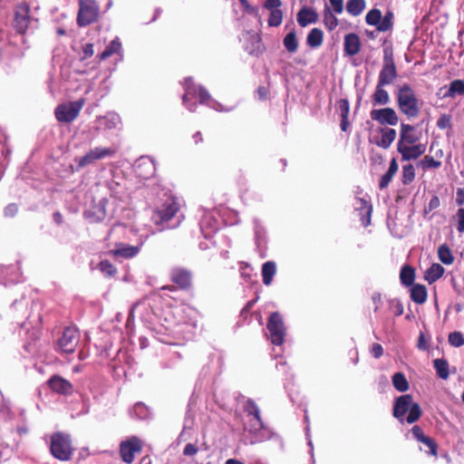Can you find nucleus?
<instances>
[{"mask_svg": "<svg viewBox=\"0 0 464 464\" xmlns=\"http://www.w3.org/2000/svg\"><path fill=\"white\" fill-rule=\"evenodd\" d=\"M393 27V13L391 11L386 12L384 16H382L381 24L379 26L380 32H387Z\"/></svg>", "mask_w": 464, "mask_h": 464, "instance_id": "a18cd8bd", "label": "nucleus"}, {"mask_svg": "<svg viewBox=\"0 0 464 464\" xmlns=\"http://www.w3.org/2000/svg\"><path fill=\"white\" fill-rule=\"evenodd\" d=\"M198 98L200 100V102H206L210 98V95L208 92V91L206 89H204V88H201V87L198 89Z\"/></svg>", "mask_w": 464, "mask_h": 464, "instance_id": "338daca9", "label": "nucleus"}, {"mask_svg": "<svg viewBox=\"0 0 464 464\" xmlns=\"http://www.w3.org/2000/svg\"><path fill=\"white\" fill-rule=\"evenodd\" d=\"M371 102L373 106L386 105L390 102V95L383 85L376 84L374 92L371 96Z\"/></svg>", "mask_w": 464, "mask_h": 464, "instance_id": "b1692460", "label": "nucleus"}, {"mask_svg": "<svg viewBox=\"0 0 464 464\" xmlns=\"http://www.w3.org/2000/svg\"><path fill=\"white\" fill-rule=\"evenodd\" d=\"M364 0H348L346 4V11L353 16H358L365 9Z\"/></svg>", "mask_w": 464, "mask_h": 464, "instance_id": "e433bc0d", "label": "nucleus"}, {"mask_svg": "<svg viewBox=\"0 0 464 464\" xmlns=\"http://www.w3.org/2000/svg\"><path fill=\"white\" fill-rule=\"evenodd\" d=\"M415 179V169L412 164H406L402 167L401 182L404 185L411 184Z\"/></svg>", "mask_w": 464, "mask_h": 464, "instance_id": "37998d69", "label": "nucleus"}, {"mask_svg": "<svg viewBox=\"0 0 464 464\" xmlns=\"http://www.w3.org/2000/svg\"><path fill=\"white\" fill-rule=\"evenodd\" d=\"M140 252V246H130L125 243H116L115 247L110 251V254L114 257H121L124 259L132 258Z\"/></svg>", "mask_w": 464, "mask_h": 464, "instance_id": "dca6fc26", "label": "nucleus"}, {"mask_svg": "<svg viewBox=\"0 0 464 464\" xmlns=\"http://www.w3.org/2000/svg\"><path fill=\"white\" fill-rule=\"evenodd\" d=\"M400 280L403 285L411 286L415 280V269L409 265H404L401 269Z\"/></svg>", "mask_w": 464, "mask_h": 464, "instance_id": "473e14b6", "label": "nucleus"}, {"mask_svg": "<svg viewBox=\"0 0 464 464\" xmlns=\"http://www.w3.org/2000/svg\"><path fill=\"white\" fill-rule=\"evenodd\" d=\"M100 6L96 0H79L76 22L78 26L85 27L98 22Z\"/></svg>", "mask_w": 464, "mask_h": 464, "instance_id": "7ed1b4c3", "label": "nucleus"}, {"mask_svg": "<svg viewBox=\"0 0 464 464\" xmlns=\"http://www.w3.org/2000/svg\"><path fill=\"white\" fill-rule=\"evenodd\" d=\"M116 153L112 148L96 147L82 156L79 160V166L84 167L107 157H111Z\"/></svg>", "mask_w": 464, "mask_h": 464, "instance_id": "ddd939ff", "label": "nucleus"}, {"mask_svg": "<svg viewBox=\"0 0 464 464\" xmlns=\"http://www.w3.org/2000/svg\"><path fill=\"white\" fill-rule=\"evenodd\" d=\"M419 166L424 170L429 169H438L441 166V161L436 160L432 156L426 155L421 160H420Z\"/></svg>", "mask_w": 464, "mask_h": 464, "instance_id": "c03bdc74", "label": "nucleus"}, {"mask_svg": "<svg viewBox=\"0 0 464 464\" xmlns=\"http://www.w3.org/2000/svg\"><path fill=\"white\" fill-rule=\"evenodd\" d=\"M121 48V44L118 39L112 40L109 45L104 49L102 53L99 54V59L101 61L106 60L111 57L114 53H120Z\"/></svg>", "mask_w": 464, "mask_h": 464, "instance_id": "4c0bfd02", "label": "nucleus"}, {"mask_svg": "<svg viewBox=\"0 0 464 464\" xmlns=\"http://www.w3.org/2000/svg\"><path fill=\"white\" fill-rule=\"evenodd\" d=\"M438 256L440 261L445 265H451L454 262V256L451 250L446 244L440 246L438 249Z\"/></svg>", "mask_w": 464, "mask_h": 464, "instance_id": "a19ab883", "label": "nucleus"}, {"mask_svg": "<svg viewBox=\"0 0 464 464\" xmlns=\"http://www.w3.org/2000/svg\"><path fill=\"white\" fill-rule=\"evenodd\" d=\"M50 451L54 458L58 459V433L52 436Z\"/></svg>", "mask_w": 464, "mask_h": 464, "instance_id": "6e6d98bb", "label": "nucleus"}, {"mask_svg": "<svg viewBox=\"0 0 464 464\" xmlns=\"http://www.w3.org/2000/svg\"><path fill=\"white\" fill-rule=\"evenodd\" d=\"M244 411L247 416H252L253 420L250 423V432H256L264 428L261 413L258 406L252 399H247L244 404Z\"/></svg>", "mask_w": 464, "mask_h": 464, "instance_id": "4468645a", "label": "nucleus"}, {"mask_svg": "<svg viewBox=\"0 0 464 464\" xmlns=\"http://www.w3.org/2000/svg\"><path fill=\"white\" fill-rule=\"evenodd\" d=\"M276 272V266L274 261H267L263 264L262 266V279L263 283L266 285H269L272 281L273 277Z\"/></svg>", "mask_w": 464, "mask_h": 464, "instance_id": "2f4dec72", "label": "nucleus"}, {"mask_svg": "<svg viewBox=\"0 0 464 464\" xmlns=\"http://www.w3.org/2000/svg\"><path fill=\"white\" fill-rule=\"evenodd\" d=\"M281 5V0H266L264 3V7L269 11L278 10Z\"/></svg>", "mask_w": 464, "mask_h": 464, "instance_id": "864d4df0", "label": "nucleus"}, {"mask_svg": "<svg viewBox=\"0 0 464 464\" xmlns=\"http://www.w3.org/2000/svg\"><path fill=\"white\" fill-rule=\"evenodd\" d=\"M98 267L106 276L111 277L117 274V268L109 260L101 261Z\"/></svg>", "mask_w": 464, "mask_h": 464, "instance_id": "49530a36", "label": "nucleus"}, {"mask_svg": "<svg viewBox=\"0 0 464 464\" xmlns=\"http://www.w3.org/2000/svg\"><path fill=\"white\" fill-rule=\"evenodd\" d=\"M411 433L413 437L419 441L426 445L430 449V453L432 456H437L438 454V444L434 439L428 437L424 434L423 430L415 425L411 429Z\"/></svg>", "mask_w": 464, "mask_h": 464, "instance_id": "6ab92c4d", "label": "nucleus"}, {"mask_svg": "<svg viewBox=\"0 0 464 464\" xmlns=\"http://www.w3.org/2000/svg\"><path fill=\"white\" fill-rule=\"evenodd\" d=\"M381 20H382V12H381V10H379L377 8L371 9L365 16V22L369 25L376 26L378 31H379Z\"/></svg>", "mask_w": 464, "mask_h": 464, "instance_id": "79ce46f5", "label": "nucleus"}, {"mask_svg": "<svg viewBox=\"0 0 464 464\" xmlns=\"http://www.w3.org/2000/svg\"><path fill=\"white\" fill-rule=\"evenodd\" d=\"M18 211V208L15 204H9L5 209V215L6 217H14Z\"/></svg>", "mask_w": 464, "mask_h": 464, "instance_id": "69168bd1", "label": "nucleus"}, {"mask_svg": "<svg viewBox=\"0 0 464 464\" xmlns=\"http://www.w3.org/2000/svg\"><path fill=\"white\" fill-rule=\"evenodd\" d=\"M362 43L359 35L355 33L347 34L343 40V52L345 55L354 56L361 51Z\"/></svg>", "mask_w": 464, "mask_h": 464, "instance_id": "f3484780", "label": "nucleus"}, {"mask_svg": "<svg viewBox=\"0 0 464 464\" xmlns=\"http://www.w3.org/2000/svg\"><path fill=\"white\" fill-rule=\"evenodd\" d=\"M397 105L400 111L409 119L420 114V104L415 91L408 83L400 86L396 92Z\"/></svg>", "mask_w": 464, "mask_h": 464, "instance_id": "f03ea898", "label": "nucleus"}, {"mask_svg": "<svg viewBox=\"0 0 464 464\" xmlns=\"http://www.w3.org/2000/svg\"><path fill=\"white\" fill-rule=\"evenodd\" d=\"M169 280L182 291H189L193 287V272L183 266H174L169 271Z\"/></svg>", "mask_w": 464, "mask_h": 464, "instance_id": "0eeeda50", "label": "nucleus"}, {"mask_svg": "<svg viewBox=\"0 0 464 464\" xmlns=\"http://www.w3.org/2000/svg\"><path fill=\"white\" fill-rule=\"evenodd\" d=\"M244 12L258 16V8L252 6L247 0H239Z\"/></svg>", "mask_w": 464, "mask_h": 464, "instance_id": "603ef678", "label": "nucleus"}, {"mask_svg": "<svg viewBox=\"0 0 464 464\" xmlns=\"http://www.w3.org/2000/svg\"><path fill=\"white\" fill-rule=\"evenodd\" d=\"M422 411L419 403L413 401L411 394H404L394 400L392 415L400 422L404 420L409 424H412L420 420Z\"/></svg>", "mask_w": 464, "mask_h": 464, "instance_id": "f257e3e1", "label": "nucleus"}, {"mask_svg": "<svg viewBox=\"0 0 464 464\" xmlns=\"http://www.w3.org/2000/svg\"><path fill=\"white\" fill-rule=\"evenodd\" d=\"M128 232V227L124 225H114L111 229L110 230V233H109V236L114 234V233H119V234H121V235H125L126 233Z\"/></svg>", "mask_w": 464, "mask_h": 464, "instance_id": "680f3d73", "label": "nucleus"}, {"mask_svg": "<svg viewBox=\"0 0 464 464\" xmlns=\"http://www.w3.org/2000/svg\"><path fill=\"white\" fill-rule=\"evenodd\" d=\"M283 11L281 9L270 11L267 20L268 25L271 27H277L282 24Z\"/></svg>", "mask_w": 464, "mask_h": 464, "instance_id": "de8ad7c7", "label": "nucleus"}, {"mask_svg": "<svg viewBox=\"0 0 464 464\" xmlns=\"http://www.w3.org/2000/svg\"><path fill=\"white\" fill-rule=\"evenodd\" d=\"M445 272L444 267L440 264H432L425 272V279L432 284L440 279Z\"/></svg>", "mask_w": 464, "mask_h": 464, "instance_id": "c85d7f7f", "label": "nucleus"}, {"mask_svg": "<svg viewBox=\"0 0 464 464\" xmlns=\"http://www.w3.org/2000/svg\"><path fill=\"white\" fill-rule=\"evenodd\" d=\"M398 77L397 68L392 52L384 50L382 67L378 76V84L386 86L393 82Z\"/></svg>", "mask_w": 464, "mask_h": 464, "instance_id": "423d86ee", "label": "nucleus"}, {"mask_svg": "<svg viewBox=\"0 0 464 464\" xmlns=\"http://www.w3.org/2000/svg\"><path fill=\"white\" fill-rule=\"evenodd\" d=\"M143 441L137 436L128 437L119 444L121 459L126 464H131L135 460V455L140 453L143 449Z\"/></svg>", "mask_w": 464, "mask_h": 464, "instance_id": "20e7f679", "label": "nucleus"}, {"mask_svg": "<svg viewBox=\"0 0 464 464\" xmlns=\"http://www.w3.org/2000/svg\"><path fill=\"white\" fill-rule=\"evenodd\" d=\"M449 343L454 347L464 345V335L460 332H453L449 334Z\"/></svg>", "mask_w": 464, "mask_h": 464, "instance_id": "09e8293b", "label": "nucleus"}, {"mask_svg": "<svg viewBox=\"0 0 464 464\" xmlns=\"http://www.w3.org/2000/svg\"><path fill=\"white\" fill-rule=\"evenodd\" d=\"M397 150L401 155L402 160H416L425 153L426 145L422 143L401 145L397 146Z\"/></svg>", "mask_w": 464, "mask_h": 464, "instance_id": "2eb2a0df", "label": "nucleus"}, {"mask_svg": "<svg viewBox=\"0 0 464 464\" xmlns=\"http://www.w3.org/2000/svg\"><path fill=\"white\" fill-rule=\"evenodd\" d=\"M283 44L288 53H294L297 51L299 44L295 29H293L284 37Z\"/></svg>", "mask_w": 464, "mask_h": 464, "instance_id": "72a5a7b5", "label": "nucleus"}, {"mask_svg": "<svg viewBox=\"0 0 464 464\" xmlns=\"http://www.w3.org/2000/svg\"><path fill=\"white\" fill-rule=\"evenodd\" d=\"M419 141V136L415 132V128L407 123L401 124L400 139L397 146L411 145Z\"/></svg>", "mask_w": 464, "mask_h": 464, "instance_id": "a211bd4d", "label": "nucleus"}, {"mask_svg": "<svg viewBox=\"0 0 464 464\" xmlns=\"http://www.w3.org/2000/svg\"><path fill=\"white\" fill-rule=\"evenodd\" d=\"M456 202L459 206L464 205V188H459L457 189Z\"/></svg>", "mask_w": 464, "mask_h": 464, "instance_id": "774afa93", "label": "nucleus"}, {"mask_svg": "<svg viewBox=\"0 0 464 464\" xmlns=\"http://www.w3.org/2000/svg\"><path fill=\"white\" fill-rule=\"evenodd\" d=\"M84 103L85 100L81 98L74 102L60 104V122L69 123L73 121L78 117Z\"/></svg>", "mask_w": 464, "mask_h": 464, "instance_id": "9d476101", "label": "nucleus"}, {"mask_svg": "<svg viewBox=\"0 0 464 464\" xmlns=\"http://www.w3.org/2000/svg\"><path fill=\"white\" fill-rule=\"evenodd\" d=\"M73 448L71 438L68 435L60 433V460H69Z\"/></svg>", "mask_w": 464, "mask_h": 464, "instance_id": "a878e982", "label": "nucleus"}, {"mask_svg": "<svg viewBox=\"0 0 464 464\" xmlns=\"http://www.w3.org/2000/svg\"><path fill=\"white\" fill-rule=\"evenodd\" d=\"M179 210V205L174 199L167 200L160 208L154 211L152 219L160 225L169 222Z\"/></svg>", "mask_w": 464, "mask_h": 464, "instance_id": "1a4fd4ad", "label": "nucleus"}, {"mask_svg": "<svg viewBox=\"0 0 464 464\" xmlns=\"http://www.w3.org/2000/svg\"><path fill=\"white\" fill-rule=\"evenodd\" d=\"M433 365L436 370L437 375L442 379L447 380L450 376L449 363L445 359H435Z\"/></svg>", "mask_w": 464, "mask_h": 464, "instance_id": "c9c22d12", "label": "nucleus"}, {"mask_svg": "<svg viewBox=\"0 0 464 464\" xmlns=\"http://www.w3.org/2000/svg\"><path fill=\"white\" fill-rule=\"evenodd\" d=\"M246 50L250 55L258 56L261 54L264 51L261 37L256 34H249L246 44Z\"/></svg>", "mask_w": 464, "mask_h": 464, "instance_id": "4be33fe9", "label": "nucleus"}, {"mask_svg": "<svg viewBox=\"0 0 464 464\" xmlns=\"http://www.w3.org/2000/svg\"><path fill=\"white\" fill-rule=\"evenodd\" d=\"M440 205V200L439 198V197L437 195H434L432 196V198H430L429 204H428V207L426 208V211H432L436 208H438Z\"/></svg>", "mask_w": 464, "mask_h": 464, "instance_id": "bf43d9fd", "label": "nucleus"}, {"mask_svg": "<svg viewBox=\"0 0 464 464\" xmlns=\"http://www.w3.org/2000/svg\"><path fill=\"white\" fill-rule=\"evenodd\" d=\"M331 9L335 14H342L343 11V0H329Z\"/></svg>", "mask_w": 464, "mask_h": 464, "instance_id": "5fc2aeb1", "label": "nucleus"}, {"mask_svg": "<svg viewBox=\"0 0 464 464\" xmlns=\"http://www.w3.org/2000/svg\"><path fill=\"white\" fill-rule=\"evenodd\" d=\"M457 218H458V225H457V230L459 233L464 232V208H459L457 211Z\"/></svg>", "mask_w": 464, "mask_h": 464, "instance_id": "4d7b16f0", "label": "nucleus"}, {"mask_svg": "<svg viewBox=\"0 0 464 464\" xmlns=\"http://www.w3.org/2000/svg\"><path fill=\"white\" fill-rule=\"evenodd\" d=\"M323 24L328 31H334L339 25V20L331 7L325 4L323 10Z\"/></svg>", "mask_w": 464, "mask_h": 464, "instance_id": "393cba45", "label": "nucleus"}, {"mask_svg": "<svg viewBox=\"0 0 464 464\" xmlns=\"http://www.w3.org/2000/svg\"><path fill=\"white\" fill-rule=\"evenodd\" d=\"M256 96L259 100L265 101L268 97L269 91L265 86H259L256 92Z\"/></svg>", "mask_w": 464, "mask_h": 464, "instance_id": "e2e57ef3", "label": "nucleus"}, {"mask_svg": "<svg viewBox=\"0 0 464 464\" xmlns=\"http://www.w3.org/2000/svg\"><path fill=\"white\" fill-rule=\"evenodd\" d=\"M266 328L269 339L274 345H282L285 342L286 328L279 312H273L267 320Z\"/></svg>", "mask_w": 464, "mask_h": 464, "instance_id": "39448f33", "label": "nucleus"}, {"mask_svg": "<svg viewBox=\"0 0 464 464\" xmlns=\"http://www.w3.org/2000/svg\"><path fill=\"white\" fill-rule=\"evenodd\" d=\"M80 341V333L76 326L70 325L63 329L60 337V351L64 353H74Z\"/></svg>", "mask_w": 464, "mask_h": 464, "instance_id": "6e6552de", "label": "nucleus"}, {"mask_svg": "<svg viewBox=\"0 0 464 464\" xmlns=\"http://www.w3.org/2000/svg\"><path fill=\"white\" fill-rule=\"evenodd\" d=\"M392 384L400 392H405L409 390V382L402 372H396L392 376Z\"/></svg>", "mask_w": 464, "mask_h": 464, "instance_id": "58836bf2", "label": "nucleus"}, {"mask_svg": "<svg viewBox=\"0 0 464 464\" xmlns=\"http://www.w3.org/2000/svg\"><path fill=\"white\" fill-rule=\"evenodd\" d=\"M82 53H83V59L92 57L94 53L93 44H84L82 47Z\"/></svg>", "mask_w": 464, "mask_h": 464, "instance_id": "0e129e2a", "label": "nucleus"}, {"mask_svg": "<svg viewBox=\"0 0 464 464\" xmlns=\"http://www.w3.org/2000/svg\"><path fill=\"white\" fill-rule=\"evenodd\" d=\"M397 171H398V163H397L396 159L393 158L390 161V166H389L387 172L381 177V179L379 182L380 189H384L389 186L390 182L392 181V179H393V177L395 176Z\"/></svg>", "mask_w": 464, "mask_h": 464, "instance_id": "bb28decb", "label": "nucleus"}, {"mask_svg": "<svg viewBox=\"0 0 464 464\" xmlns=\"http://www.w3.org/2000/svg\"><path fill=\"white\" fill-rule=\"evenodd\" d=\"M411 299L418 304H422L427 300V288L424 285L416 284L411 285Z\"/></svg>", "mask_w": 464, "mask_h": 464, "instance_id": "cd10ccee", "label": "nucleus"}, {"mask_svg": "<svg viewBox=\"0 0 464 464\" xmlns=\"http://www.w3.org/2000/svg\"><path fill=\"white\" fill-rule=\"evenodd\" d=\"M396 139V130L394 129H382V137L380 140L376 142L377 146L382 149H388Z\"/></svg>", "mask_w": 464, "mask_h": 464, "instance_id": "c756f323", "label": "nucleus"}, {"mask_svg": "<svg viewBox=\"0 0 464 464\" xmlns=\"http://www.w3.org/2000/svg\"><path fill=\"white\" fill-rule=\"evenodd\" d=\"M106 200H100L98 204L94 205L92 209L85 212V217L90 219L91 222H98L104 219L106 216Z\"/></svg>", "mask_w": 464, "mask_h": 464, "instance_id": "5701e85b", "label": "nucleus"}, {"mask_svg": "<svg viewBox=\"0 0 464 464\" xmlns=\"http://www.w3.org/2000/svg\"><path fill=\"white\" fill-rule=\"evenodd\" d=\"M451 126V116L450 114H442L437 121V127L440 130L450 129Z\"/></svg>", "mask_w": 464, "mask_h": 464, "instance_id": "8fccbe9b", "label": "nucleus"}, {"mask_svg": "<svg viewBox=\"0 0 464 464\" xmlns=\"http://www.w3.org/2000/svg\"><path fill=\"white\" fill-rule=\"evenodd\" d=\"M297 23L301 27H305L309 24H314L318 21V14L311 7H302L296 15Z\"/></svg>", "mask_w": 464, "mask_h": 464, "instance_id": "aec40b11", "label": "nucleus"}, {"mask_svg": "<svg viewBox=\"0 0 464 464\" xmlns=\"http://www.w3.org/2000/svg\"><path fill=\"white\" fill-rule=\"evenodd\" d=\"M361 203V221L364 227H368L371 223V215L372 212V205L368 204L367 200L360 198Z\"/></svg>", "mask_w": 464, "mask_h": 464, "instance_id": "ea45409f", "label": "nucleus"}, {"mask_svg": "<svg viewBox=\"0 0 464 464\" xmlns=\"http://www.w3.org/2000/svg\"><path fill=\"white\" fill-rule=\"evenodd\" d=\"M370 352H371V354L375 359H378V358H380V357H382L383 355V348H382V344H380L378 343H374L372 345V348H371Z\"/></svg>", "mask_w": 464, "mask_h": 464, "instance_id": "13d9d810", "label": "nucleus"}, {"mask_svg": "<svg viewBox=\"0 0 464 464\" xmlns=\"http://www.w3.org/2000/svg\"><path fill=\"white\" fill-rule=\"evenodd\" d=\"M323 42L324 33L319 28H313L306 37V44L311 48H317L321 46Z\"/></svg>", "mask_w": 464, "mask_h": 464, "instance_id": "7c9ffc66", "label": "nucleus"}, {"mask_svg": "<svg viewBox=\"0 0 464 464\" xmlns=\"http://www.w3.org/2000/svg\"><path fill=\"white\" fill-rule=\"evenodd\" d=\"M370 117L372 121H377L381 125L394 126L399 121V116L395 110L391 107L382 109H373L370 111Z\"/></svg>", "mask_w": 464, "mask_h": 464, "instance_id": "9b49d317", "label": "nucleus"}, {"mask_svg": "<svg viewBox=\"0 0 464 464\" xmlns=\"http://www.w3.org/2000/svg\"><path fill=\"white\" fill-rule=\"evenodd\" d=\"M337 111H339L341 123L340 128L342 131L346 132L350 127L349 114H350V104L347 99H340L337 102Z\"/></svg>", "mask_w": 464, "mask_h": 464, "instance_id": "412c9836", "label": "nucleus"}, {"mask_svg": "<svg viewBox=\"0 0 464 464\" xmlns=\"http://www.w3.org/2000/svg\"><path fill=\"white\" fill-rule=\"evenodd\" d=\"M456 95H464V82L462 80L452 81L444 97L454 98Z\"/></svg>", "mask_w": 464, "mask_h": 464, "instance_id": "f704fd0d", "label": "nucleus"}, {"mask_svg": "<svg viewBox=\"0 0 464 464\" xmlns=\"http://www.w3.org/2000/svg\"><path fill=\"white\" fill-rule=\"evenodd\" d=\"M198 450V449L195 444L188 443L184 447L183 454L185 456H193V455L197 454Z\"/></svg>", "mask_w": 464, "mask_h": 464, "instance_id": "052dcab7", "label": "nucleus"}, {"mask_svg": "<svg viewBox=\"0 0 464 464\" xmlns=\"http://www.w3.org/2000/svg\"><path fill=\"white\" fill-rule=\"evenodd\" d=\"M29 5L23 3L16 6L14 12V26L17 33L24 34L31 24V17L29 15Z\"/></svg>", "mask_w": 464, "mask_h": 464, "instance_id": "f8f14e48", "label": "nucleus"}, {"mask_svg": "<svg viewBox=\"0 0 464 464\" xmlns=\"http://www.w3.org/2000/svg\"><path fill=\"white\" fill-rule=\"evenodd\" d=\"M73 392L72 384L67 380L60 377V394L69 395Z\"/></svg>", "mask_w": 464, "mask_h": 464, "instance_id": "3c124183", "label": "nucleus"}]
</instances>
